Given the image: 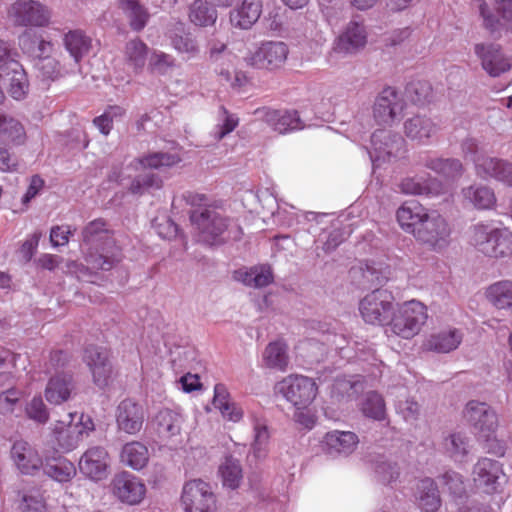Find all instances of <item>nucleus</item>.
<instances>
[{
    "label": "nucleus",
    "instance_id": "e433bc0d",
    "mask_svg": "<svg viewBox=\"0 0 512 512\" xmlns=\"http://www.w3.org/2000/svg\"><path fill=\"white\" fill-rule=\"evenodd\" d=\"M26 133L23 125L16 118L0 114V143L20 145L25 141Z\"/></svg>",
    "mask_w": 512,
    "mask_h": 512
},
{
    "label": "nucleus",
    "instance_id": "a878e982",
    "mask_svg": "<svg viewBox=\"0 0 512 512\" xmlns=\"http://www.w3.org/2000/svg\"><path fill=\"white\" fill-rule=\"evenodd\" d=\"M358 443V436L351 431H330L323 440L325 450L331 456H348L355 451Z\"/></svg>",
    "mask_w": 512,
    "mask_h": 512
},
{
    "label": "nucleus",
    "instance_id": "58836bf2",
    "mask_svg": "<svg viewBox=\"0 0 512 512\" xmlns=\"http://www.w3.org/2000/svg\"><path fill=\"white\" fill-rule=\"evenodd\" d=\"M417 500L419 507L425 512H435L441 504L435 482L430 478L422 479L417 484Z\"/></svg>",
    "mask_w": 512,
    "mask_h": 512
},
{
    "label": "nucleus",
    "instance_id": "f8f14e48",
    "mask_svg": "<svg viewBox=\"0 0 512 512\" xmlns=\"http://www.w3.org/2000/svg\"><path fill=\"white\" fill-rule=\"evenodd\" d=\"M289 50L284 42L262 43L255 52L245 57L247 65L258 69H277L286 61Z\"/></svg>",
    "mask_w": 512,
    "mask_h": 512
},
{
    "label": "nucleus",
    "instance_id": "c85d7f7f",
    "mask_svg": "<svg viewBox=\"0 0 512 512\" xmlns=\"http://www.w3.org/2000/svg\"><path fill=\"white\" fill-rule=\"evenodd\" d=\"M182 422L180 413L171 409H162L153 418L152 425L158 436L167 440L180 433Z\"/></svg>",
    "mask_w": 512,
    "mask_h": 512
},
{
    "label": "nucleus",
    "instance_id": "1a4fd4ad",
    "mask_svg": "<svg viewBox=\"0 0 512 512\" xmlns=\"http://www.w3.org/2000/svg\"><path fill=\"white\" fill-rule=\"evenodd\" d=\"M277 393L292 403L298 410L309 406L317 395L313 379L302 375H289L275 386Z\"/></svg>",
    "mask_w": 512,
    "mask_h": 512
},
{
    "label": "nucleus",
    "instance_id": "dca6fc26",
    "mask_svg": "<svg viewBox=\"0 0 512 512\" xmlns=\"http://www.w3.org/2000/svg\"><path fill=\"white\" fill-rule=\"evenodd\" d=\"M111 487L113 495L129 505L139 504L146 495V486L142 480L128 472L115 475Z\"/></svg>",
    "mask_w": 512,
    "mask_h": 512
},
{
    "label": "nucleus",
    "instance_id": "7ed1b4c3",
    "mask_svg": "<svg viewBox=\"0 0 512 512\" xmlns=\"http://www.w3.org/2000/svg\"><path fill=\"white\" fill-rule=\"evenodd\" d=\"M463 417L472 427L480 441L486 443L485 448L489 453L497 456L505 454V446L496 439L498 428V416L496 411L487 403L476 400L469 401L464 410Z\"/></svg>",
    "mask_w": 512,
    "mask_h": 512
},
{
    "label": "nucleus",
    "instance_id": "9d476101",
    "mask_svg": "<svg viewBox=\"0 0 512 512\" xmlns=\"http://www.w3.org/2000/svg\"><path fill=\"white\" fill-rule=\"evenodd\" d=\"M192 224L199 231L200 238L207 244H214L227 230L229 219L212 207L195 209L190 214Z\"/></svg>",
    "mask_w": 512,
    "mask_h": 512
},
{
    "label": "nucleus",
    "instance_id": "4c0bfd02",
    "mask_svg": "<svg viewBox=\"0 0 512 512\" xmlns=\"http://www.w3.org/2000/svg\"><path fill=\"white\" fill-rule=\"evenodd\" d=\"M149 48L139 38L129 40L124 48V61L135 73L143 70L147 62Z\"/></svg>",
    "mask_w": 512,
    "mask_h": 512
},
{
    "label": "nucleus",
    "instance_id": "8fccbe9b",
    "mask_svg": "<svg viewBox=\"0 0 512 512\" xmlns=\"http://www.w3.org/2000/svg\"><path fill=\"white\" fill-rule=\"evenodd\" d=\"M219 473L224 487L237 489L243 479L242 467L240 462L233 457H226L219 467Z\"/></svg>",
    "mask_w": 512,
    "mask_h": 512
},
{
    "label": "nucleus",
    "instance_id": "412c9836",
    "mask_svg": "<svg viewBox=\"0 0 512 512\" xmlns=\"http://www.w3.org/2000/svg\"><path fill=\"white\" fill-rule=\"evenodd\" d=\"M255 114L279 134H286L304 128L297 111L294 110L262 108L257 109Z\"/></svg>",
    "mask_w": 512,
    "mask_h": 512
},
{
    "label": "nucleus",
    "instance_id": "4be33fe9",
    "mask_svg": "<svg viewBox=\"0 0 512 512\" xmlns=\"http://www.w3.org/2000/svg\"><path fill=\"white\" fill-rule=\"evenodd\" d=\"M404 107L403 101L398 92L387 87L382 90L376 98L373 114L380 125H390L400 115Z\"/></svg>",
    "mask_w": 512,
    "mask_h": 512
},
{
    "label": "nucleus",
    "instance_id": "680f3d73",
    "mask_svg": "<svg viewBox=\"0 0 512 512\" xmlns=\"http://www.w3.org/2000/svg\"><path fill=\"white\" fill-rule=\"evenodd\" d=\"M150 69L159 74H166L176 66V60L173 56L161 52L154 51L149 60Z\"/></svg>",
    "mask_w": 512,
    "mask_h": 512
},
{
    "label": "nucleus",
    "instance_id": "e2e57ef3",
    "mask_svg": "<svg viewBox=\"0 0 512 512\" xmlns=\"http://www.w3.org/2000/svg\"><path fill=\"white\" fill-rule=\"evenodd\" d=\"M461 151L466 159L473 162L475 171L477 160L480 158H489V156L484 155V148L481 143L473 137H467L462 141Z\"/></svg>",
    "mask_w": 512,
    "mask_h": 512
},
{
    "label": "nucleus",
    "instance_id": "7c9ffc66",
    "mask_svg": "<svg viewBox=\"0 0 512 512\" xmlns=\"http://www.w3.org/2000/svg\"><path fill=\"white\" fill-rule=\"evenodd\" d=\"M62 42L76 64L89 53L92 46V39L80 29L69 30L63 35Z\"/></svg>",
    "mask_w": 512,
    "mask_h": 512
},
{
    "label": "nucleus",
    "instance_id": "0e129e2a",
    "mask_svg": "<svg viewBox=\"0 0 512 512\" xmlns=\"http://www.w3.org/2000/svg\"><path fill=\"white\" fill-rule=\"evenodd\" d=\"M443 487H446L451 495L461 497L465 493L463 477L455 471H447L440 478Z\"/></svg>",
    "mask_w": 512,
    "mask_h": 512
},
{
    "label": "nucleus",
    "instance_id": "ddd939ff",
    "mask_svg": "<svg viewBox=\"0 0 512 512\" xmlns=\"http://www.w3.org/2000/svg\"><path fill=\"white\" fill-rule=\"evenodd\" d=\"M373 151L370 158L374 166L381 162L390 161L402 154L404 148V139L398 134H392L390 131L377 130L371 136Z\"/></svg>",
    "mask_w": 512,
    "mask_h": 512
},
{
    "label": "nucleus",
    "instance_id": "5fc2aeb1",
    "mask_svg": "<svg viewBox=\"0 0 512 512\" xmlns=\"http://www.w3.org/2000/svg\"><path fill=\"white\" fill-rule=\"evenodd\" d=\"M363 414L371 419L382 421L386 416V407L383 397L375 391L368 392L361 405Z\"/></svg>",
    "mask_w": 512,
    "mask_h": 512
},
{
    "label": "nucleus",
    "instance_id": "c9c22d12",
    "mask_svg": "<svg viewBox=\"0 0 512 512\" xmlns=\"http://www.w3.org/2000/svg\"><path fill=\"white\" fill-rule=\"evenodd\" d=\"M424 166L449 180H456L464 173L462 162L455 158L429 157Z\"/></svg>",
    "mask_w": 512,
    "mask_h": 512
},
{
    "label": "nucleus",
    "instance_id": "39448f33",
    "mask_svg": "<svg viewBox=\"0 0 512 512\" xmlns=\"http://www.w3.org/2000/svg\"><path fill=\"white\" fill-rule=\"evenodd\" d=\"M427 319L426 307L416 301H408L393 309L388 326L390 331L404 339L417 335Z\"/></svg>",
    "mask_w": 512,
    "mask_h": 512
},
{
    "label": "nucleus",
    "instance_id": "2eb2a0df",
    "mask_svg": "<svg viewBox=\"0 0 512 512\" xmlns=\"http://www.w3.org/2000/svg\"><path fill=\"white\" fill-rule=\"evenodd\" d=\"M78 467L85 477L93 481H101L109 475V454L104 447H90L80 457Z\"/></svg>",
    "mask_w": 512,
    "mask_h": 512
},
{
    "label": "nucleus",
    "instance_id": "aec40b11",
    "mask_svg": "<svg viewBox=\"0 0 512 512\" xmlns=\"http://www.w3.org/2000/svg\"><path fill=\"white\" fill-rule=\"evenodd\" d=\"M476 176L488 181L495 180L506 187H512V162L489 156L476 161Z\"/></svg>",
    "mask_w": 512,
    "mask_h": 512
},
{
    "label": "nucleus",
    "instance_id": "4468645a",
    "mask_svg": "<svg viewBox=\"0 0 512 512\" xmlns=\"http://www.w3.org/2000/svg\"><path fill=\"white\" fill-rule=\"evenodd\" d=\"M473 480L485 492L493 493L506 483V475L500 462L490 458H481L474 465Z\"/></svg>",
    "mask_w": 512,
    "mask_h": 512
},
{
    "label": "nucleus",
    "instance_id": "603ef678",
    "mask_svg": "<svg viewBox=\"0 0 512 512\" xmlns=\"http://www.w3.org/2000/svg\"><path fill=\"white\" fill-rule=\"evenodd\" d=\"M138 163L144 169H164L177 165L181 158L178 154L154 152L139 158Z\"/></svg>",
    "mask_w": 512,
    "mask_h": 512
},
{
    "label": "nucleus",
    "instance_id": "49530a36",
    "mask_svg": "<svg viewBox=\"0 0 512 512\" xmlns=\"http://www.w3.org/2000/svg\"><path fill=\"white\" fill-rule=\"evenodd\" d=\"M121 5L131 29L143 30L150 18L148 10L138 0H122Z\"/></svg>",
    "mask_w": 512,
    "mask_h": 512
},
{
    "label": "nucleus",
    "instance_id": "f257e3e1",
    "mask_svg": "<svg viewBox=\"0 0 512 512\" xmlns=\"http://www.w3.org/2000/svg\"><path fill=\"white\" fill-rule=\"evenodd\" d=\"M400 226L415 239L434 251L449 244L451 227L436 210H428L417 202H407L397 211Z\"/></svg>",
    "mask_w": 512,
    "mask_h": 512
},
{
    "label": "nucleus",
    "instance_id": "052dcab7",
    "mask_svg": "<svg viewBox=\"0 0 512 512\" xmlns=\"http://www.w3.org/2000/svg\"><path fill=\"white\" fill-rule=\"evenodd\" d=\"M238 125V118L221 107L219 111V123L214 127L211 132L215 141H220L227 134L231 133Z\"/></svg>",
    "mask_w": 512,
    "mask_h": 512
},
{
    "label": "nucleus",
    "instance_id": "cd10ccee",
    "mask_svg": "<svg viewBox=\"0 0 512 512\" xmlns=\"http://www.w3.org/2000/svg\"><path fill=\"white\" fill-rule=\"evenodd\" d=\"M495 4L500 19L495 18L485 4L480 7L485 27L491 32L498 31L500 27L512 32V0H495Z\"/></svg>",
    "mask_w": 512,
    "mask_h": 512
},
{
    "label": "nucleus",
    "instance_id": "c756f323",
    "mask_svg": "<svg viewBox=\"0 0 512 512\" xmlns=\"http://www.w3.org/2000/svg\"><path fill=\"white\" fill-rule=\"evenodd\" d=\"M462 196L466 203L479 210H489L496 204L494 190L483 184H472L462 189Z\"/></svg>",
    "mask_w": 512,
    "mask_h": 512
},
{
    "label": "nucleus",
    "instance_id": "bb28decb",
    "mask_svg": "<svg viewBox=\"0 0 512 512\" xmlns=\"http://www.w3.org/2000/svg\"><path fill=\"white\" fill-rule=\"evenodd\" d=\"M261 13L260 0H243L239 6L230 11V22L236 28L250 29L258 21Z\"/></svg>",
    "mask_w": 512,
    "mask_h": 512
},
{
    "label": "nucleus",
    "instance_id": "a18cd8bd",
    "mask_svg": "<svg viewBox=\"0 0 512 512\" xmlns=\"http://www.w3.org/2000/svg\"><path fill=\"white\" fill-rule=\"evenodd\" d=\"M488 300L498 309H512V281H498L487 289Z\"/></svg>",
    "mask_w": 512,
    "mask_h": 512
},
{
    "label": "nucleus",
    "instance_id": "774afa93",
    "mask_svg": "<svg viewBox=\"0 0 512 512\" xmlns=\"http://www.w3.org/2000/svg\"><path fill=\"white\" fill-rule=\"evenodd\" d=\"M399 189L407 195H424L430 193V188L415 177H406L400 184Z\"/></svg>",
    "mask_w": 512,
    "mask_h": 512
},
{
    "label": "nucleus",
    "instance_id": "72a5a7b5",
    "mask_svg": "<svg viewBox=\"0 0 512 512\" xmlns=\"http://www.w3.org/2000/svg\"><path fill=\"white\" fill-rule=\"evenodd\" d=\"M234 279L252 288L266 287L273 282L272 270L267 265L253 266L249 269H238Z\"/></svg>",
    "mask_w": 512,
    "mask_h": 512
},
{
    "label": "nucleus",
    "instance_id": "a19ab883",
    "mask_svg": "<svg viewBox=\"0 0 512 512\" xmlns=\"http://www.w3.org/2000/svg\"><path fill=\"white\" fill-rule=\"evenodd\" d=\"M120 459L126 466L134 470H141L149 460L148 448L141 442L132 441L123 446Z\"/></svg>",
    "mask_w": 512,
    "mask_h": 512
},
{
    "label": "nucleus",
    "instance_id": "13d9d810",
    "mask_svg": "<svg viewBox=\"0 0 512 512\" xmlns=\"http://www.w3.org/2000/svg\"><path fill=\"white\" fill-rule=\"evenodd\" d=\"M21 512H46V503L39 489L33 488L20 493Z\"/></svg>",
    "mask_w": 512,
    "mask_h": 512
},
{
    "label": "nucleus",
    "instance_id": "473e14b6",
    "mask_svg": "<svg viewBox=\"0 0 512 512\" xmlns=\"http://www.w3.org/2000/svg\"><path fill=\"white\" fill-rule=\"evenodd\" d=\"M19 46L24 53L33 56L35 61L42 57H50L54 49L51 41L43 39L31 30H26L19 36Z\"/></svg>",
    "mask_w": 512,
    "mask_h": 512
},
{
    "label": "nucleus",
    "instance_id": "f03ea898",
    "mask_svg": "<svg viewBox=\"0 0 512 512\" xmlns=\"http://www.w3.org/2000/svg\"><path fill=\"white\" fill-rule=\"evenodd\" d=\"M82 241L87 247L85 261L91 269L108 271L120 262L121 250L103 219H95L83 228Z\"/></svg>",
    "mask_w": 512,
    "mask_h": 512
},
{
    "label": "nucleus",
    "instance_id": "de8ad7c7",
    "mask_svg": "<svg viewBox=\"0 0 512 512\" xmlns=\"http://www.w3.org/2000/svg\"><path fill=\"white\" fill-rule=\"evenodd\" d=\"M263 360L267 367L284 371L289 363L287 346L281 341L269 343L264 350Z\"/></svg>",
    "mask_w": 512,
    "mask_h": 512
},
{
    "label": "nucleus",
    "instance_id": "6ab92c4d",
    "mask_svg": "<svg viewBox=\"0 0 512 512\" xmlns=\"http://www.w3.org/2000/svg\"><path fill=\"white\" fill-rule=\"evenodd\" d=\"M474 51L483 70L491 77H498L512 68V59L503 53L499 45L476 44Z\"/></svg>",
    "mask_w": 512,
    "mask_h": 512
},
{
    "label": "nucleus",
    "instance_id": "864d4df0",
    "mask_svg": "<svg viewBox=\"0 0 512 512\" xmlns=\"http://www.w3.org/2000/svg\"><path fill=\"white\" fill-rule=\"evenodd\" d=\"M34 67L42 81H54L67 73L60 62L52 56L36 60Z\"/></svg>",
    "mask_w": 512,
    "mask_h": 512
},
{
    "label": "nucleus",
    "instance_id": "69168bd1",
    "mask_svg": "<svg viewBox=\"0 0 512 512\" xmlns=\"http://www.w3.org/2000/svg\"><path fill=\"white\" fill-rule=\"evenodd\" d=\"M17 55V51L10 42L0 39V75H5L12 68V63H19L16 59Z\"/></svg>",
    "mask_w": 512,
    "mask_h": 512
},
{
    "label": "nucleus",
    "instance_id": "0eeeda50",
    "mask_svg": "<svg viewBox=\"0 0 512 512\" xmlns=\"http://www.w3.org/2000/svg\"><path fill=\"white\" fill-rule=\"evenodd\" d=\"M7 15L15 26L44 28L51 22L52 10L37 0H16Z\"/></svg>",
    "mask_w": 512,
    "mask_h": 512
},
{
    "label": "nucleus",
    "instance_id": "37998d69",
    "mask_svg": "<svg viewBox=\"0 0 512 512\" xmlns=\"http://www.w3.org/2000/svg\"><path fill=\"white\" fill-rule=\"evenodd\" d=\"M270 430L266 421L253 417V442L251 451L255 458L264 459L269 451Z\"/></svg>",
    "mask_w": 512,
    "mask_h": 512
},
{
    "label": "nucleus",
    "instance_id": "f704fd0d",
    "mask_svg": "<svg viewBox=\"0 0 512 512\" xmlns=\"http://www.w3.org/2000/svg\"><path fill=\"white\" fill-rule=\"evenodd\" d=\"M213 405L229 421L238 422L243 417L242 408L230 401L227 388L223 384H216L214 387Z\"/></svg>",
    "mask_w": 512,
    "mask_h": 512
},
{
    "label": "nucleus",
    "instance_id": "20e7f679",
    "mask_svg": "<svg viewBox=\"0 0 512 512\" xmlns=\"http://www.w3.org/2000/svg\"><path fill=\"white\" fill-rule=\"evenodd\" d=\"M470 243L479 252L491 258H506L512 255V232L507 228L476 224L471 229Z\"/></svg>",
    "mask_w": 512,
    "mask_h": 512
},
{
    "label": "nucleus",
    "instance_id": "b1692460",
    "mask_svg": "<svg viewBox=\"0 0 512 512\" xmlns=\"http://www.w3.org/2000/svg\"><path fill=\"white\" fill-rule=\"evenodd\" d=\"M11 457L22 474L34 475L43 465L37 450L23 440L14 442Z\"/></svg>",
    "mask_w": 512,
    "mask_h": 512
},
{
    "label": "nucleus",
    "instance_id": "79ce46f5",
    "mask_svg": "<svg viewBox=\"0 0 512 512\" xmlns=\"http://www.w3.org/2000/svg\"><path fill=\"white\" fill-rule=\"evenodd\" d=\"M463 334L458 329H448L433 334L427 340V347L439 353L455 350L461 343Z\"/></svg>",
    "mask_w": 512,
    "mask_h": 512
},
{
    "label": "nucleus",
    "instance_id": "9b49d317",
    "mask_svg": "<svg viewBox=\"0 0 512 512\" xmlns=\"http://www.w3.org/2000/svg\"><path fill=\"white\" fill-rule=\"evenodd\" d=\"M181 504L184 512H214L216 498L209 483L194 479L184 484Z\"/></svg>",
    "mask_w": 512,
    "mask_h": 512
},
{
    "label": "nucleus",
    "instance_id": "6e6552de",
    "mask_svg": "<svg viewBox=\"0 0 512 512\" xmlns=\"http://www.w3.org/2000/svg\"><path fill=\"white\" fill-rule=\"evenodd\" d=\"M394 309V296L386 289H375L359 302L363 320L372 325H388Z\"/></svg>",
    "mask_w": 512,
    "mask_h": 512
},
{
    "label": "nucleus",
    "instance_id": "f3484780",
    "mask_svg": "<svg viewBox=\"0 0 512 512\" xmlns=\"http://www.w3.org/2000/svg\"><path fill=\"white\" fill-rule=\"evenodd\" d=\"M83 361L88 366L93 382L100 388L108 386L112 376V366L105 348L88 345L85 347Z\"/></svg>",
    "mask_w": 512,
    "mask_h": 512
},
{
    "label": "nucleus",
    "instance_id": "2f4dec72",
    "mask_svg": "<svg viewBox=\"0 0 512 512\" xmlns=\"http://www.w3.org/2000/svg\"><path fill=\"white\" fill-rule=\"evenodd\" d=\"M73 389L72 376L67 373H59L49 380L45 397L51 404H61L69 399Z\"/></svg>",
    "mask_w": 512,
    "mask_h": 512
},
{
    "label": "nucleus",
    "instance_id": "a211bd4d",
    "mask_svg": "<svg viewBox=\"0 0 512 512\" xmlns=\"http://www.w3.org/2000/svg\"><path fill=\"white\" fill-rule=\"evenodd\" d=\"M367 44V32L363 23L350 21L335 39L333 51L343 55H353Z\"/></svg>",
    "mask_w": 512,
    "mask_h": 512
},
{
    "label": "nucleus",
    "instance_id": "09e8293b",
    "mask_svg": "<svg viewBox=\"0 0 512 512\" xmlns=\"http://www.w3.org/2000/svg\"><path fill=\"white\" fill-rule=\"evenodd\" d=\"M445 452L455 461H462L469 453V437L461 432L449 434L443 442Z\"/></svg>",
    "mask_w": 512,
    "mask_h": 512
},
{
    "label": "nucleus",
    "instance_id": "ea45409f",
    "mask_svg": "<svg viewBox=\"0 0 512 512\" xmlns=\"http://www.w3.org/2000/svg\"><path fill=\"white\" fill-rule=\"evenodd\" d=\"M0 78L8 84V92L14 99L20 100L26 95L28 79L20 63H12V68L5 75H0Z\"/></svg>",
    "mask_w": 512,
    "mask_h": 512
},
{
    "label": "nucleus",
    "instance_id": "c03bdc74",
    "mask_svg": "<svg viewBox=\"0 0 512 512\" xmlns=\"http://www.w3.org/2000/svg\"><path fill=\"white\" fill-rule=\"evenodd\" d=\"M41 468L47 476L58 482H68L76 475L74 464L65 458L46 460Z\"/></svg>",
    "mask_w": 512,
    "mask_h": 512
},
{
    "label": "nucleus",
    "instance_id": "3c124183",
    "mask_svg": "<svg viewBox=\"0 0 512 512\" xmlns=\"http://www.w3.org/2000/svg\"><path fill=\"white\" fill-rule=\"evenodd\" d=\"M189 18L197 26H209L215 23L217 11L207 1L196 0L190 6Z\"/></svg>",
    "mask_w": 512,
    "mask_h": 512
},
{
    "label": "nucleus",
    "instance_id": "338daca9",
    "mask_svg": "<svg viewBox=\"0 0 512 512\" xmlns=\"http://www.w3.org/2000/svg\"><path fill=\"white\" fill-rule=\"evenodd\" d=\"M172 45L179 53L186 54L187 59L195 57L199 52L196 41L189 36L176 35L172 39Z\"/></svg>",
    "mask_w": 512,
    "mask_h": 512
},
{
    "label": "nucleus",
    "instance_id": "6e6d98bb",
    "mask_svg": "<svg viewBox=\"0 0 512 512\" xmlns=\"http://www.w3.org/2000/svg\"><path fill=\"white\" fill-rule=\"evenodd\" d=\"M295 25L294 29L304 38L316 41L317 43L325 41L324 33L313 14L299 17Z\"/></svg>",
    "mask_w": 512,
    "mask_h": 512
},
{
    "label": "nucleus",
    "instance_id": "bf43d9fd",
    "mask_svg": "<svg viewBox=\"0 0 512 512\" xmlns=\"http://www.w3.org/2000/svg\"><path fill=\"white\" fill-rule=\"evenodd\" d=\"M124 113L125 110L120 106H109L103 114L93 120V124L103 135H108L112 130L114 120L121 118Z\"/></svg>",
    "mask_w": 512,
    "mask_h": 512
},
{
    "label": "nucleus",
    "instance_id": "5701e85b",
    "mask_svg": "<svg viewBox=\"0 0 512 512\" xmlns=\"http://www.w3.org/2000/svg\"><path fill=\"white\" fill-rule=\"evenodd\" d=\"M144 420L145 411L140 404L131 399H125L118 405L116 421L121 431L131 435L136 434L141 430Z\"/></svg>",
    "mask_w": 512,
    "mask_h": 512
},
{
    "label": "nucleus",
    "instance_id": "393cba45",
    "mask_svg": "<svg viewBox=\"0 0 512 512\" xmlns=\"http://www.w3.org/2000/svg\"><path fill=\"white\" fill-rule=\"evenodd\" d=\"M440 130L437 121L426 115H415L404 123L405 135L419 143H428Z\"/></svg>",
    "mask_w": 512,
    "mask_h": 512
},
{
    "label": "nucleus",
    "instance_id": "423d86ee",
    "mask_svg": "<svg viewBox=\"0 0 512 512\" xmlns=\"http://www.w3.org/2000/svg\"><path fill=\"white\" fill-rule=\"evenodd\" d=\"M68 420H60L54 426V434L59 448L63 452L76 449L79 444L95 429L90 416L69 413Z\"/></svg>",
    "mask_w": 512,
    "mask_h": 512
},
{
    "label": "nucleus",
    "instance_id": "4d7b16f0",
    "mask_svg": "<svg viewBox=\"0 0 512 512\" xmlns=\"http://www.w3.org/2000/svg\"><path fill=\"white\" fill-rule=\"evenodd\" d=\"M163 180L158 174L146 172L136 176L129 187L132 194L142 195L152 189L158 190L162 187Z\"/></svg>",
    "mask_w": 512,
    "mask_h": 512
}]
</instances>
